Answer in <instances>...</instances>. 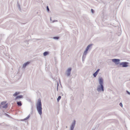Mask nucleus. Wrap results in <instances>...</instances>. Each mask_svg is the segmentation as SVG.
I'll list each match as a JSON object with an SVG mask.
<instances>
[{
    "instance_id": "1",
    "label": "nucleus",
    "mask_w": 130,
    "mask_h": 130,
    "mask_svg": "<svg viewBox=\"0 0 130 130\" xmlns=\"http://www.w3.org/2000/svg\"><path fill=\"white\" fill-rule=\"evenodd\" d=\"M36 108L39 114L41 115L42 114V103L41 100L39 99L36 103Z\"/></svg>"
},
{
    "instance_id": "2",
    "label": "nucleus",
    "mask_w": 130,
    "mask_h": 130,
    "mask_svg": "<svg viewBox=\"0 0 130 130\" xmlns=\"http://www.w3.org/2000/svg\"><path fill=\"white\" fill-rule=\"evenodd\" d=\"M97 90L98 92H101L104 91V87L103 85H99L97 88Z\"/></svg>"
},
{
    "instance_id": "3",
    "label": "nucleus",
    "mask_w": 130,
    "mask_h": 130,
    "mask_svg": "<svg viewBox=\"0 0 130 130\" xmlns=\"http://www.w3.org/2000/svg\"><path fill=\"white\" fill-rule=\"evenodd\" d=\"M128 62H124L120 63V65H122L123 67H127L128 66Z\"/></svg>"
},
{
    "instance_id": "4",
    "label": "nucleus",
    "mask_w": 130,
    "mask_h": 130,
    "mask_svg": "<svg viewBox=\"0 0 130 130\" xmlns=\"http://www.w3.org/2000/svg\"><path fill=\"white\" fill-rule=\"evenodd\" d=\"M76 123V121L75 120L73 121L71 124V125L70 127V130H73L75 126Z\"/></svg>"
},
{
    "instance_id": "5",
    "label": "nucleus",
    "mask_w": 130,
    "mask_h": 130,
    "mask_svg": "<svg viewBox=\"0 0 130 130\" xmlns=\"http://www.w3.org/2000/svg\"><path fill=\"white\" fill-rule=\"evenodd\" d=\"M112 61L115 63V64L116 65L119 64V61H120V60L118 59H114L112 60Z\"/></svg>"
},
{
    "instance_id": "6",
    "label": "nucleus",
    "mask_w": 130,
    "mask_h": 130,
    "mask_svg": "<svg viewBox=\"0 0 130 130\" xmlns=\"http://www.w3.org/2000/svg\"><path fill=\"white\" fill-rule=\"evenodd\" d=\"M71 70V68H70L66 71V73L67 76H69L70 75Z\"/></svg>"
},
{
    "instance_id": "7",
    "label": "nucleus",
    "mask_w": 130,
    "mask_h": 130,
    "mask_svg": "<svg viewBox=\"0 0 130 130\" xmlns=\"http://www.w3.org/2000/svg\"><path fill=\"white\" fill-rule=\"evenodd\" d=\"M6 101H3L1 103V104L2 105H3L4 104V105L2 107L4 108H6L8 106V104H6Z\"/></svg>"
},
{
    "instance_id": "8",
    "label": "nucleus",
    "mask_w": 130,
    "mask_h": 130,
    "mask_svg": "<svg viewBox=\"0 0 130 130\" xmlns=\"http://www.w3.org/2000/svg\"><path fill=\"white\" fill-rule=\"evenodd\" d=\"M99 82L100 85H103V79L101 77H100L99 78Z\"/></svg>"
},
{
    "instance_id": "9",
    "label": "nucleus",
    "mask_w": 130,
    "mask_h": 130,
    "mask_svg": "<svg viewBox=\"0 0 130 130\" xmlns=\"http://www.w3.org/2000/svg\"><path fill=\"white\" fill-rule=\"evenodd\" d=\"M100 70V69H98L97 70V71L94 73L93 74V75L94 77H95L98 74V73Z\"/></svg>"
},
{
    "instance_id": "10",
    "label": "nucleus",
    "mask_w": 130,
    "mask_h": 130,
    "mask_svg": "<svg viewBox=\"0 0 130 130\" xmlns=\"http://www.w3.org/2000/svg\"><path fill=\"white\" fill-rule=\"evenodd\" d=\"M93 45V44H90L88 45V46H87V47L86 48L87 49H88L89 50V49H91L92 47V46Z\"/></svg>"
},
{
    "instance_id": "11",
    "label": "nucleus",
    "mask_w": 130,
    "mask_h": 130,
    "mask_svg": "<svg viewBox=\"0 0 130 130\" xmlns=\"http://www.w3.org/2000/svg\"><path fill=\"white\" fill-rule=\"evenodd\" d=\"M29 63V62H27L25 63L23 65V66H22L23 68H25V67H26V66L27 65H28Z\"/></svg>"
},
{
    "instance_id": "12",
    "label": "nucleus",
    "mask_w": 130,
    "mask_h": 130,
    "mask_svg": "<svg viewBox=\"0 0 130 130\" xmlns=\"http://www.w3.org/2000/svg\"><path fill=\"white\" fill-rule=\"evenodd\" d=\"M17 4V7L18 9H19V10L20 11H21V8L20 7V5L19 4V3L18 2Z\"/></svg>"
},
{
    "instance_id": "13",
    "label": "nucleus",
    "mask_w": 130,
    "mask_h": 130,
    "mask_svg": "<svg viewBox=\"0 0 130 130\" xmlns=\"http://www.w3.org/2000/svg\"><path fill=\"white\" fill-rule=\"evenodd\" d=\"M23 98V96L21 95H19L17 96L15 98V100H16L18 98Z\"/></svg>"
},
{
    "instance_id": "14",
    "label": "nucleus",
    "mask_w": 130,
    "mask_h": 130,
    "mask_svg": "<svg viewBox=\"0 0 130 130\" xmlns=\"http://www.w3.org/2000/svg\"><path fill=\"white\" fill-rule=\"evenodd\" d=\"M17 104L19 106H21L22 105V104L21 103V102L20 101H18L17 102Z\"/></svg>"
},
{
    "instance_id": "15",
    "label": "nucleus",
    "mask_w": 130,
    "mask_h": 130,
    "mask_svg": "<svg viewBox=\"0 0 130 130\" xmlns=\"http://www.w3.org/2000/svg\"><path fill=\"white\" fill-rule=\"evenodd\" d=\"M86 55H83L82 57V61L84 62L85 60V59L86 57Z\"/></svg>"
},
{
    "instance_id": "16",
    "label": "nucleus",
    "mask_w": 130,
    "mask_h": 130,
    "mask_svg": "<svg viewBox=\"0 0 130 130\" xmlns=\"http://www.w3.org/2000/svg\"><path fill=\"white\" fill-rule=\"evenodd\" d=\"M49 52H48L45 51L43 53V55L44 56H45L47 55H48Z\"/></svg>"
},
{
    "instance_id": "17",
    "label": "nucleus",
    "mask_w": 130,
    "mask_h": 130,
    "mask_svg": "<svg viewBox=\"0 0 130 130\" xmlns=\"http://www.w3.org/2000/svg\"><path fill=\"white\" fill-rule=\"evenodd\" d=\"M30 117V115H29L26 118L24 119H23L22 120V121H24V120H27V119H28Z\"/></svg>"
},
{
    "instance_id": "18",
    "label": "nucleus",
    "mask_w": 130,
    "mask_h": 130,
    "mask_svg": "<svg viewBox=\"0 0 130 130\" xmlns=\"http://www.w3.org/2000/svg\"><path fill=\"white\" fill-rule=\"evenodd\" d=\"M20 94L19 92H16L14 94H13V96H15L17 95H18L19 94Z\"/></svg>"
},
{
    "instance_id": "19",
    "label": "nucleus",
    "mask_w": 130,
    "mask_h": 130,
    "mask_svg": "<svg viewBox=\"0 0 130 130\" xmlns=\"http://www.w3.org/2000/svg\"><path fill=\"white\" fill-rule=\"evenodd\" d=\"M61 96H58L57 99V101L58 102H59L60 100L61 99Z\"/></svg>"
},
{
    "instance_id": "20",
    "label": "nucleus",
    "mask_w": 130,
    "mask_h": 130,
    "mask_svg": "<svg viewBox=\"0 0 130 130\" xmlns=\"http://www.w3.org/2000/svg\"><path fill=\"white\" fill-rule=\"evenodd\" d=\"M59 38V37H53V39L56 40H58Z\"/></svg>"
},
{
    "instance_id": "21",
    "label": "nucleus",
    "mask_w": 130,
    "mask_h": 130,
    "mask_svg": "<svg viewBox=\"0 0 130 130\" xmlns=\"http://www.w3.org/2000/svg\"><path fill=\"white\" fill-rule=\"evenodd\" d=\"M46 10L48 12L50 10L49 9L48 6L46 7Z\"/></svg>"
},
{
    "instance_id": "22",
    "label": "nucleus",
    "mask_w": 130,
    "mask_h": 130,
    "mask_svg": "<svg viewBox=\"0 0 130 130\" xmlns=\"http://www.w3.org/2000/svg\"><path fill=\"white\" fill-rule=\"evenodd\" d=\"M57 91H58V86H59L58 83V82H57Z\"/></svg>"
},
{
    "instance_id": "23",
    "label": "nucleus",
    "mask_w": 130,
    "mask_h": 130,
    "mask_svg": "<svg viewBox=\"0 0 130 130\" xmlns=\"http://www.w3.org/2000/svg\"><path fill=\"white\" fill-rule=\"evenodd\" d=\"M126 93H127L129 95H130V92H129L127 90L126 91Z\"/></svg>"
},
{
    "instance_id": "24",
    "label": "nucleus",
    "mask_w": 130,
    "mask_h": 130,
    "mask_svg": "<svg viewBox=\"0 0 130 130\" xmlns=\"http://www.w3.org/2000/svg\"><path fill=\"white\" fill-rule=\"evenodd\" d=\"M87 53L86 52H84V53H83V55H85L86 56V55H87Z\"/></svg>"
},
{
    "instance_id": "25",
    "label": "nucleus",
    "mask_w": 130,
    "mask_h": 130,
    "mask_svg": "<svg viewBox=\"0 0 130 130\" xmlns=\"http://www.w3.org/2000/svg\"><path fill=\"white\" fill-rule=\"evenodd\" d=\"M119 105L121 106V107H122L123 105H122V103H120Z\"/></svg>"
},
{
    "instance_id": "26",
    "label": "nucleus",
    "mask_w": 130,
    "mask_h": 130,
    "mask_svg": "<svg viewBox=\"0 0 130 130\" xmlns=\"http://www.w3.org/2000/svg\"><path fill=\"white\" fill-rule=\"evenodd\" d=\"M91 12H92V13H94V11L92 9H91Z\"/></svg>"
},
{
    "instance_id": "27",
    "label": "nucleus",
    "mask_w": 130,
    "mask_h": 130,
    "mask_svg": "<svg viewBox=\"0 0 130 130\" xmlns=\"http://www.w3.org/2000/svg\"><path fill=\"white\" fill-rule=\"evenodd\" d=\"M88 49H87L86 48L85 50V51L84 52L87 53H88L87 52H88Z\"/></svg>"
},
{
    "instance_id": "28",
    "label": "nucleus",
    "mask_w": 130,
    "mask_h": 130,
    "mask_svg": "<svg viewBox=\"0 0 130 130\" xmlns=\"http://www.w3.org/2000/svg\"><path fill=\"white\" fill-rule=\"evenodd\" d=\"M58 22V21L57 20H53V21H52V23H54V22Z\"/></svg>"
},
{
    "instance_id": "29",
    "label": "nucleus",
    "mask_w": 130,
    "mask_h": 130,
    "mask_svg": "<svg viewBox=\"0 0 130 130\" xmlns=\"http://www.w3.org/2000/svg\"><path fill=\"white\" fill-rule=\"evenodd\" d=\"M4 114L5 116H8V117H9V115L8 114L6 113H5Z\"/></svg>"
},
{
    "instance_id": "30",
    "label": "nucleus",
    "mask_w": 130,
    "mask_h": 130,
    "mask_svg": "<svg viewBox=\"0 0 130 130\" xmlns=\"http://www.w3.org/2000/svg\"><path fill=\"white\" fill-rule=\"evenodd\" d=\"M50 20L51 21H52V19H51V17L50 18Z\"/></svg>"
},
{
    "instance_id": "31",
    "label": "nucleus",
    "mask_w": 130,
    "mask_h": 130,
    "mask_svg": "<svg viewBox=\"0 0 130 130\" xmlns=\"http://www.w3.org/2000/svg\"><path fill=\"white\" fill-rule=\"evenodd\" d=\"M95 129H94V128H93V129H92V130H95Z\"/></svg>"
},
{
    "instance_id": "32",
    "label": "nucleus",
    "mask_w": 130,
    "mask_h": 130,
    "mask_svg": "<svg viewBox=\"0 0 130 130\" xmlns=\"http://www.w3.org/2000/svg\"><path fill=\"white\" fill-rule=\"evenodd\" d=\"M66 128H67V126H66Z\"/></svg>"
}]
</instances>
